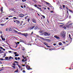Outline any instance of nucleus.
<instances>
[{
	"instance_id": "7c9ffc66",
	"label": "nucleus",
	"mask_w": 73,
	"mask_h": 73,
	"mask_svg": "<svg viewBox=\"0 0 73 73\" xmlns=\"http://www.w3.org/2000/svg\"><path fill=\"white\" fill-rule=\"evenodd\" d=\"M65 5H63V8H65Z\"/></svg>"
},
{
	"instance_id": "f8f14e48",
	"label": "nucleus",
	"mask_w": 73,
	"mask_h": 73,
	"mask_svg": "<svg viewBox=\"0 0 73 73\" xmlns=\"http://www.w3.org/2000/svg\"><path fill=\"white\" fill-rule=\"evenodd\" d=\"M68 16H69V14H66L65 18H66V19H67L68 17Z\"/></svg>"
},
{
	"instance_id": "a878e982",
	"label": "nucleus",
	"mask_w": 73,
	"mask_h": 73,
	"mask_svg": "<svg viewBox=\"0 0 73 73\" xmlns=\"http://www.w3.org/2000/svg\"><path fill=\"white\" fill-rule=\"evenodd\" d=\"M30 20V19L29 18V19H27V21H28V22H29Z\"/></svg>"
},
{
	"instance_id": "09e8293b",
	"label": "nucleus",
	"mask_w": 73,
	"mask_h": 73,
	"mask_svg": "<svg viewBox=\"0 0 73 73\" xmlns=\"http://www.w3.org/2000/svg\"><path fill=\"white\" fill-rule=\"evenodd\" d=\"M27 60H28V59H26L24 61V62H25V61H27Z\"/></svg>"
},
{
	"instance_id": "6e6552de",
	"label": "nucleus",
	"mask_w": 73,
	"mask_h": 73,
	"mask_svg": "<svg viewBox=\"0 0 73 73\" xmlns=\"http://www.w3.org/2000/svg\"><path fill=\"white\" fill-rule=\"evenodd\" d=\"M22 35H23L25 37H27L28 35V33H22Z\"/></svg>"
},
{
	"instance_id": "7ed1b4c3",
	"label": "nucleus",
	"mask_w": 73,
	"mask_h": 73,
	"mask_svg": "<svg viewBox=\"0 0 73 73\" xmlns=\"http://www.w3.org/2000/svg\"><path fill=\"white\" fill-rule=\"evenodd\" d=\"M44 2L45 3H46V4H47V5H48V6H49V7H52V5H50V3L46 1H44Z\"/></svg>"
},
{
	"instance_id": "f704fd0d",
	"label": "nucleus",
	"mask_w": 73,
	"mask_h": 73,
	"mask_svg": "<svg viewBox=\"0 0 73 73\" xmlns=\"http://www.w3.org/2000/svg\"><path fill=\"white\" fill-rule=\"evenodd\" d=\"M1 12H3V7H2L1 9Z\"/></svg>"
},
{
	"instance_id": "aec40b11",
	"label": "nucleus",
	"mask_w": 73,
	"mask_h": 73,
	"mask_svg": "<svg viewBox=\"0 0 73 73\" xmlns=\"http://www.w3.org/2000/svg\"><path fill=\"white\" fill-rule=\"evenodd\" d=\"M68 11H70V12H72V13H73V11L71 10L70 9H69L68 10Z\"/></svg>"
},
{
	"instance_id": "c9c22d12",
	"label": "nucleus",
	"mask_w": 73,
	"mask_h": 73,
	"mask_svg": "<svg viewBox=\"0 0 73 73\" xmlns=\"http://www.w3.org/2000/svg\"><path fill=\"white\" fill-rule=\"evenodd\" d=\"M22 62H24L25 61H24V59H23L22 60Z\"/></svg>"
},
{
	"instance_id": "864d4df0",
	"label": "nucleus",
	"mask_w": 73,
	"mask_h": 73,
	"mask_svg": "<svg viewBox=\"0 0 73 73\" xmlns=\"http://www.w3.org/2000/svg\"><path fill=\"white\" fill-rule=\"evenodd\" d=\"M5 56H6V53H5V54H4V56L3 57H5Z\"/></svg>"
},
{
	"instance_id": "de8ad7c7",
	"label": "nucleus",
	"mask_w": 73,
	"mask_h": 73,
	"mask_svg": "<svg viewBox=\"0 0 73 73\" xmlns=\"http://www.w3.org/2000/svg\"><path fill=\"white\" fill-rule=\"evenodd\" d=\"M23 73H25V70H23Z\"/></svg>"
},
{
	"instance_id": "a211bd4d",
	"label": "nucleus",
	"mask_w": 73,
	"mask_h": 73,
	"mask_svg": "<svg viewBox=\"0 0 73 73\" xmlns=\"http://www.w3.org/2000/svg\"><path fill=\"white\" fill-rule=\"evenodd\" d=\"M38 28V27H36L34 28V30H36V29H37Z\"/></svg>"
},
{
	"instance_id": "680f3d73",
	"label": "nucleus",
	"mask_w": 73,
	"mask_h": 73,
	"mask_svg": "<svg viewBox=\"0 0 73 73\" xmlns=\"http://www.w3.org/2000/svg\"><path fill=\"white\" fill-rule=\"evenodd\" d=\"M2 40H5V38L4 39V38H3Z\"/></svg>"
},
{
	"instance_id": "bb28decb",
	"label": "nucleus",
	"mask_w": 73,
	"mask_h": 73,
	"mask_svg": "<svg viewBox=\"0 0 73 73\" xmlns=\"http://www.w3.org/2000/svg\"><path fill=\"white\" fill-rule=\"evenodd\" d=\"M21 42H24V40H21Z\"/></svg>"
},
{
	"instance_id": "c03bdc74",
	"label": "nucleus",
	"mask_w": 73,
	"mask_h": 73,
	"mask_svg": "<svg viewBox=\"0 0 73 73\" xmlns=\"http://www.w3.org/2000/svg\"><path fill=\"white\" fill-rule=\"evenodd\" d=\"M66 9H67V10H68L69 11V9H68V7H66Z\"/></svg>"
},
{
	"instance_id": "5fc2aeb1",
	"label": "nucleus",
	"mask_w": 73,
	"mask_h": 73,
	"mask_svg": "<svg viewBox=\"0 0 73 73\" xmlns=\"http://www.w3.org/2000/svg\"><path fill=\"white\" fill-rule=\"evenodd\" d=\"M44 40V41H46V38H44V39H43Z\"/></svg>"
},
{
	"instance_id": "c756f323",
	"label": "nucleus",
	"mask_w": 73,
	"mask_h": 73,
	"mask_svg": "<svg viewBox=\"0 0 73 73\" xmlns=\"http://www.w3.org/2000/svg\"><path fill=\"white\" fill-rule=\"evenodd\" d=\"M12 58V59H13V58L11 57V56H10L9 57V59H11Z\"/></svg>"
},
{
	"instance_id": "b1692460",
	"label": "nucleus",
	"mask_w": 73,
	"mask_h": 73,
	"mask_svg": "<svg viewBox=\"0 0 73 73\" xmlns=\"http://www.w3.org/2000/svg\"><path fill=\"white\" fill-rule=\"evenodd\" d=\"M42 17H43V18H44V19H45V16L42 15Z\"/></svg>"
},
{
	"instance_id": "69168bd1",
	"label": "nucleus",
	"mask_w": 73,
	"mask_h": 73,
	"mask_svg": "<svg viewBox=\"0 0 73 73\" xmlns=\"http://www.w3.org/2000/svg\"><path fill=\"white\" fill-rule=\"evenodd\" d=\"M3 50H4V51H5V49L4 48H3Z\"/></svg>"
},
{
	"instance_id": "338daca9",
	"label": "nucleus",
	"mask_w": 73,
	"mask_h": 73,
	"mask_svg": "<svg viewBox=\"0 0 73 73\" xmlns=\"http://www.w3.org/2000/svg\"><path fill=\"white\" fill-rule=\"evenodd\" d=\"M63 44H65V41H63L62 42Z\"/></svg>"
},
{
	"instance_id": "72a5a7b5",
	"label": "nucleus",
	"mask_w": 73,
	"mask_h": 73,
	"mask_svg": "<svg viewBox=\"0 0 73 73\" xmlns=\"http://www.w3.org/2000/svg\"><path fill=\"white\" fill-rule=\"evenodd\" d=\"M46 41H50V40L48 39H46Z\"/></svg>"
},
{
	"instance_id": "774afa93",
	"label": "nucleus",
	"mask_w": 73,
	"mask_h": 73,
	"mask_svg": "<svg viewBox=\"0 0 73 73\" xmlns=\"http://www.w3.org/2000/svg\"><path fill=\"white\" fill-rule=\"evenodd\" d=\"M20 57H19L18 58V60H20Z\"/></svg>"
},
{
	"instance_id": "603ef678",
	"label": "nucleus",
	"mask_w": 73,
	"mask_h": 73,
	"mask_svg": "<svg viewBox=\"0 0 73 73\" xmlns=\"http://www.w3.org/2000/svg\"><path fill=\"white\" fill-rule=\"evenodd\" d=\"M8 28H7L6 29V31H8Z\"/></svg>"
},
{
	"instance_id": "4d7b16f0",
	"label": "nucleus",
	"mask_w": 73,
	"mask_h": 73,
	"mask_svg": "<svg viewBox=\"0 0 73 73\" xmlns=\"http://www.w3.org/2000/svg\"><path fill=\"white\" fill-rule=\"evenodd\" d=\"M12 17L13 16L11 15H10L9 16H8L9 17Z\"/></svg>"
},
{
	"instance_id": "bf43d9fd",
	"label": "nucleus",
	"mask_w": 73,
	"mask_h": 73,
	"mask_svg": "<svg viewBox=\"0 0 73 73\" xmlns=\"http://www.w3.org/2000/svg\"><path fill=\"white\" fill-rule=\"evenodd\" d=\"M0 48H1V49H3V48L2 47H0Z\"/></svg>"
},
{
	"instance_id": "37998d69",
	"label": "nucleus",
	"mask_w": 73,
	"mask_h": 73,
	"mask_svg": "<svg viewBox=\"0 0 73 73\" xmlns=\"http://www.w3.org/2000/svg\"><path fill=\"white\" fill-rule=\"evenodd\" d=\"M9 58L7 57H5V59H8Z\"/></svg>"
},
{
	"instance_id": "9d476101",
	"label": "nucleus",
	"mask_w": 73,
	"mask_h": 73,
	"mask_svg": "<svg viewBox=\"0 0 73 73\" xmlns=\"http://www.w3.org/2000/svg\"><path fill=\"white\" fill-rule=\"evenodd\" d=\"M32 21L33 23H36V21L34 19H33L32 20Z\"/></svg>"
},
{
	"instance_id": "2f4dec72",
	"label": "nucleus",
	"mask_w": 73,
	"mask_h": 73,
	"mask_svg": "<svg viewBox=\"0 0 73 73\" xmlns=\"http://www.w3.org/2000/svg\"><path fill=\"white\" fill-rule=\"evenodd\" d=\"M9 31H12V29L11 28H9Z\"/></svg>"
},
{
	"instance_id": "f3484780",
	"label": "nucleus",
	"mask_w": 73,
	"mask_h": 73,
	"mask_svg": "<svg viewBox=\"0 0 73 73\" xmlns=\"http://www.w3.org/2000/svg\"><path fill=\"white\" fill-rule=\"evenodd\" d=\"M37 8H38V9H39V10H40V11H42V10H41V8H39L38 7H37Z\"/></svg>"
},
{
	"instance_id": "ddd939ff",
	"label": "nucleus",
	"mask_w": 73,
	"mask_h": 73,
	"mask_svg": "<svg viewBox=\"0 0 73 73\" xmlns=\"http://www.w3.org/2000/svg\"><path fill=\"white\" fill-rule=\"evenodd\" d=\"M20 17H24V15L23 14H20L19 15Z\"/></svg>"
},
{
	"instance_id": "423d86ee",
	"label": "nucleus",
	"mask_w": 73,
	"mask_h": 73,
	"mask_svg": "<svg viewBox=\"0 0 73 73\" xmlns=\"http://www.w3.org/2000/svg\"><path fill=\"white\" fill-rule=\"evenodd\" d=\"M64 25H60V27H61L62 28H64V29H66V27H65V26H63Z\"/></svg>"
},
{
	"instance_id": "4c0bfd02",
	"label": "nucleus",
	"mask_w": 73,
	"mask_h": 73,
	"mask_svg": "<svg viewBox=\"0 0 73 73\" xmlns=\"http://www.w3.org/2000/svg\"><path fill=\"white\" fill-rule=\"evenodd\" d=\"M12 67L13 68V69H15L16 68L14 66H12Z\"/></svg>"
},
{
	"instance_id": "f257e3e1",
	"label": "nucleus",
	"mask_w": 73,
	"mask_h": 73,
	"mask_svg": "<svg viewBox=\"0 0 73 73\" xmlns=\"http://www.w3.org/2000/svg\"><path fill=\"white\" fill-rule=\"evenodd\" d=\"M66 33H65V32L64 31H63L62 32L60 33V36L62 37H63V38H65V34Z\"/></svg>"
},
{
	"instance_id": "1a4fd4ad",
	"label": "nucleus",
	"mask_w": 73,
	"mask_h": 73,
	"mask_svg": "<svg viewBox=\"0 0 73 73\" xmlns=\"http://www.w3.org/2000/svg\"><path fill=\"white\" fill-rule=\"evenodd\" d=\"M42 42V43H43L44 45H46V46H47L48 45V44H47L46 42H44L42 41H41Z\"/></svg>"
},
{
	"instance_id": "58836bf2",
	"label": "nucleus",
	"mask_w": 73,
	"mask_h": 73,
	"mask_svg": "<svg viewBox=\"0 0 73 73\" xmlns=\"http://www.w3.org/2000/svg\"><path fill=\"white\" fill-rule=\"evenodd\" d=\"M14 62H15V63H16L17 64H18V62H17V61H15Z\"/></svg>"
},
{
	"instance_id": "cd10ccee",
	"label": "nucleus",
	"mask_w": 73,
	"mask_h": 73,
	"mask_svg": "<svg viewBox=\"0 0 73 73\" xmlns=\"http://www.w3.org/2000/svg\"><path fill=\"white\" fill-rule=\"evenodd\" d=\"M19 56V54H15V57H17V56Z\"/></svg>"
},
{
	"instance_id": "a18cd8bd",
	"label": "nucleus",
	"mask_w": 73,
	"mask_h": 73,
	"mask_svg": "<svg viewBox=\"0 0 73 73\" xmlns=\"http://www.w3.org/2000/svg\"><path fill=\"white\" fill-rule=\"evenodd\" d=\"M9 53H12V51H9Z\"/></svg>"
},
{
	"instance_id": "c85d7f7f",
	"label": "nucleus",
	"mask_w": 73,
	"mask_h": 73,
	"mask_svg": "<svg viewBox=\"0 0 73 73\" xmlns=\"http://www.w3.org/2000/svg\"><path fill=\"white\" fill-rule=\"evenodd\" d=\"M34 6L35 7H37L38 6L37 5H36V4H35V5H34Z\"/></svg>"
},
{
	"instance_id": "5701e85b",
	"label": "nucleus",
	"mask_w": 73,
	"mask_h": 73,
	"mask_svg": "<svg viewBox=\"0 0 73 73\" xmlns=\"http://www.w3.org/2000/svg\"><path fill=\"white\" fill-rule=\"evenodd\" d=\"M19 72V70L17 69L15 71V72Z\"/></svg>"
},
{
	"instance_id": "0e129e2a",
	"label": "nucleus",
	"mask_w": 73,
	"mask_h": 73,
	"mask_svg": "<svg viewBox=\"0 0 73 73\" xmlns=\"http://www.w3.org/2000/svg\"><path fill=\"white\" fill-rule=\"evenodd\" d=\"M44 9L45 10L46 9V7H44Z\"/></svg>"
},
{
	"instance_id": "dca6fc26",
	"label": "nucleus",
	"mask_w": 73,
	"mask_h": 73,
	"mask_svg": "<svg viewBox=\"0 0 73 73\" xmlns=\"http://www.w3.org/2000/svg\"><path fill=\"white\" fill-rule=\"evenodd\" d=\"M29 18V17L28 16H27L25 17V19H27Z\"/></svg>"
},
{
	"instance_id": "49530a36",
	"label": "nucleus",
	"mask_w": 73,
	"mask_h": 73,
	"mask_svg": "<svg viewBox=\"0 0 73 73\" xmlns=\"http://www.w3.org/2000/svg\"><path fill=\"white\" fill-rule=\"evenodd\" d=\"M13 65L14 66H15V65H16V64H15V63H13Z\"/></svg>"
},
{
	"instance_id": "4be33fe9",
	"label": "nucleus",
	"mask_w": 73,
	"mask_h": 73,
	"mask_svg": "<svg viewBox=\"0 0 73 73\" xmlns=\"http://www.w3.org/2000/svg\"><path fill=\"white\" fill-rule=\"evenodd\" d=\"M39 33H42V32H43V31H39Z\"/></svg>"
},
{
	"instance_id": "393cba45",
	"label": "nucleus",
	"mask_w": 73,
	"mask_h": 73,
	"mask_svg": "<svg viewBox=\"0 0 73 73\" xmlns=\"http://www.w3.org/2000/svg\"><path fill=\"white\" fill-rule=\"evenodd\" d=\"M40 39H42V40H44V38H43L42 37H40Z\"/></svg>"
},
{
	"instance_id": "a19ab883",
	"label": "nucleus",
	"mask_w": 73,
	"mask_h": 73,
	"mask_svg": "<svg viewBox=\"0 0 73 73\" xmlns=\"http://www.w3.org/2000/svg\"><path fill=\"white\" fill-rule=\"evenodd\" d=\"M15 60H17V57L15 58Z\"/></svg>"
},
{
	"instance_id": "473e14b6",
	"label": "nucleus",
	"mask_w": 73,
	"mask_h": 73,
	"mask_svg": "<svg viewBox=\"0 0 73 73\" xmlns=\"http://www.w3.org/2000/svg\"><path fill=\"white\" fill-rule=\"evenodd\" d=\"M14 31L15 32H16V33H17V32H17V31H16V30H14Z\"/></svg>"
},
{
	"instance_id": "4468645a",
	"label": "nucleus",
	"mask_w": 73,
	"mask_h": 73,
	"mask_svg": "<svg viewBox=\"0 0 73 73\" xmlns=\"http://www.w3.org/2000/svg\"><path fill=\"white\" fill-rule=\"evenodd\" d=\"M72 24H73V23H71L70 24H69L67 26V27H70V25H72Z\"/></svg>"
},
{
	"instance_id": "e2e57ef3",
	"label": "nucleus",
	"mask_w": 73,
	"mask_h": 73,
	"mask_svg": "<svg viewBox=\"0 0 73 73\" xmlns=\"http://www.w3.org/2000/svg\"><path fill=\"white\" fill-rule=\"evenodd\" d=\"M50 13H53V11H51Z\"/></svg>"
},
{
	"instance_id": "13d9d810",
	"label": "nucleus",
	"mask_w": 73,
	"mask_h": 73,
	"mask_svg": "<svg viewBox=\"0 0 73 73\" xmlns=\"http://www.w3.org/2000/svg\"><path fill=\"white\" fill-rule=\"evenodd\" d=\"M13 19H17V18H16V17H14L13 18Z\"/></svg>"
},
{
	"instance_id": "052dcab7",
	"label": "nucleus",
	"mask_w": 73,
	"mask_h": 73,
	"mask_svg": "<svg viewBox=\"0 0 73 73\" xmlns=\"http://www.w3.org/2000/svg\"><path fill=\"white\" fill-rule=\"evenodd\" d=\"M21 8H24V7H23V6L22 5L21 6Z\"/></svg>"
},
{
	"instance_id": "9b49d317",
	"label": "nucleus",
	"mask_w": 73,
	"mask_h": 73,
	"mask_svg": "<svg viewBox=\"0 0 73 73\" xmlns=\"http://www.w3.org/2000/svg\"><path fill=\"white\" fill-rule=\"evenodd\" d=\"M54 37H55V38H56V39H60V38L58 36L56 35L54 36Z\"/></svg>"
},
{
	"instance_id": "20e7f679",
	"label": "nucleus",
	"mask_w": 73,
	"mask_h": 73,
	"mask_svg": "<svg viewBox=\"0 0 73 73\" xmlns=\"http://www.w3.org/2000/svg\"><path fill=\"white\" fill-rule=\"evenodd\" d=\"M26 68H27V70H30V69H32V68H30V66H29L28 65H27L26 66Z\"/></svg>"
},
{
	"instance_id": "6ab92c4d",
	"label": "nucleus",
	"mask_w": 73,
	"mask_h": 73,
	"mask_svg": "<svg viewBox=\"0 0 73 73\" xmlns=\"http://www.w3.org/2000/svg\"><path fill=\"white\" fill-rule=\"evenodd\" d=\"M17 65L18 66L19 68H20V69H21V66H20V65H19V64H17Z\"/></svg>"
},
{
	"instance_id": "412c9836",
	"label": "nucleus",
	"mask_w": 73,
	"mask_h": 73,
	"mask_svg": "<svg viewBox=\"0 0 73 73\" xmlns=\"http://www.w3.org/2000/svg\"><path fill=\"white\" fill-rule=\"evenodd\" d=\"M0 25H1V26H4L5 25L4 24H1Z\"/></svg>"
},
{
	"instance_id": "39448f33",
	"label": "nucleus",
	"mask_w": 73,
	"mask_h": 73,
	"mask_svg": "<svg viewBox=\"0 0 73 73\" xmlns=\"http://www.w3.org/2000/svg\"><path fill=\"white\" fill-rule=\"evenodd\" d=\"M35 27V26H32L29 28V30H32V29H33Z\"/></svg>"
},
{
	"instance_id": "3c124183",
	"label": "nucleus",
	"mask_w": 73,
	"mask_h": 73,
	"mask_svg": "<svg viewBox=\"0 0 73 73\" xmlns=\"http://www.w3.org/2000/svg\"><path fill=\"white\" fill-rule=\"evenodd\" d=\"M6 20H8V19H9V18L8 17H6Z\"/></svg>"
},
{
	"instance_id": "e433bc0d",
	"label": "nucleus",
	"mask_w": 73,
	"mask_h": 73,
	"mask_svg": "<svg viewBox=\"0 0 73 73\" xmlns=\"http://www.w3.org/2000/svg\"><path fill=\"white\" fill-rule=\"evenodd\" d=\"M0 60H4V59L3 58H0Z\"/></svg>"
},
{
	"instance_id": "6e6d98bb",
	"label": "nucleus",
	"mask_w": 73,
	"mask_h": 73,
	"mask_svg": "<svg viewBox=\"0 0 73 73\" xmlns=\"http://www.w3.org/2000/svg\"><path fill=\"white\" fill-rule=\"evenodd\" d=\"M14 53L15 54H17V52H14Z\"/></svg>"
},
{
	"instance_id": "0eeeda50",
	"label": "nucleus",
	"mask_w": 73,
	"mask_h": 73,
	"mask_svg": "<svg viewBox=\"0 0 73 73\" xmlns=\"http://www.w3.org/2000/svg\"><path fill=\"white\" fill-rule=\"evenodd\" d=\"M16 23L17 25H19L20 24V23L19 21L17 20H16Z\"/></svg>"
},
{
	"instance_id": "2eb2a0df",
	"label": "nucleus",
	"mask_w": 73,
	"mask_h": 73,
	"mask_svg": "<svg viewBox=\"0 0 73 73\" xmlns=\"http://www.w3.org/2000/svg\"><path fill=\"white\" fill-rule=\"evenodd\" d=\"M59 45H62V44L61 42H59L58 43Z\"/></svg>"
},
{
	"instance_id": "79ce46f5",
	"label": "nucleus",
	"mask_w": 73,
	"mask_h": 73,
	"mask_svg": "<svg viewBox=\"0 0 73 73\" xmlns=\"http://www.w3.org/2000/svg\"><path fill=\"white\" fill-rule=\"evenodd\" d=\"M22 1H23V2H24L25 1H26V0H22Z\"/></svg>"
},
{
	"instance_id": "8fccbe9b",
	"label": "nucleus",
	"mask_w": 73,
	"mask_h": 73,
	"mask_svg": "<svg viewBox=\"0 0 73 73\" xmlns=\"http://www.w3.org/2000/svg\"><path fill=\"white\" fill-rule=\"evenodd\" d=\"M53 45H54V46H56V43L53 44Z\"/></svg>"
},
{
	"instance_id": "f03ea898",
	"label": "nucleus",
	"mask_w": 73,
	"mask_h": 73,
	"mask_svg": "<svg viewBox=\"0 0 73 73\" xmlns=\"http://www.w3.org/2000/svg\"><path fill=\"white\" fill-rule=\"evenodd\" d=\"M44 35V36H50V33H49L45 32L43 34H42V35Z\"/></svg>"
},
{
	"instance_id": "ea45409f",
	"label": "nucleus",
	"mask_w": 73,
	"mask_h": 73,
	"mask_svg": "<svg viewBox=\"0 0 73 73\" xmlns=\"http://www.w3.org/2000/svg\"><path fill=\"white\" fill-rule=\"evenodd\" d=\"M47 47H48V48H51V46H46Z\"/></svg>"
}]
</instances>
